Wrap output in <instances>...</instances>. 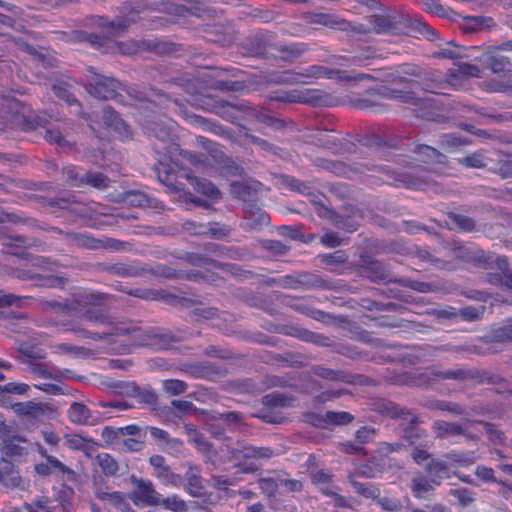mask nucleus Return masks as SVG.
Listing matches in <instances>:
<instances>
[{
	"instance_id": "1",
	"label": "nucleus",
	"mask_w": 512,
	"mask_h": 512,
	"mask_svg": "<svg viewBox=\"0 0 512 512\" xmlns=\"http://www.w3.org/2000/svg\"><path fill=\"white\" fill-rule=\"evenodd\" d=\"M147 5L124 3L123 14L110 20L106 16H92L90 22L100 29V33H78L80 41L87 42L92 48L101 53H115L122 55H134L141 51H148L157 55H170L178 49L174 43L163 41L158 38L141 41L127 40L116 41L115 38L123 34L133 23L142 19L141 13L147 9Z\"/></svg>"
},
{
	"instance_id": "2",
	"label": "nucleus",
	"mask_w": 512,
	"mask_h": 512,
	"mask_svg": "<svg viewBox=\"0 0 512 512\" xmlns=\"http://www.w3.org/2000/svg\"><path fill=\"white\" fill-rule=\"evenodd\" d=\"M12 93L23 94L24 91L11 88L8 92H0V117L12 128L29 132L43 127L44 139L50 144L61 148H72L76 145L72 132L77 125L73 121L58 120L56 125L48 126L45 113H36L28 103L17 99Z\"/></svg>"
},
{
	"instance_id": "3",
	"label": "nucleus",
	"mask_w": 512,
	"mask_h": 512,
	"mask_svg": "<svg viewBox=\"0 0 512 512\" xmlns=\"http://www.w3.org/2000/svg\"><path fill=\"white\" fill-rule=\"evenodd\" d=\"M113 301V296L88 289L80 288L73 292L71 298L65 299L64 302L57 300H43L41 305L42 309H49L55 313L54 319H48L46 326H59L63 332L64 326L62 322L74 321L82 323L76 319L70 318L71 313L79 314L80 318L94 324L111 325L113 324L112 316L109 313L110 305ZM73 333L72 331H70Z\"/></svg>"
},
{
	"instance_id": "4",
	"label": "nucleus",
	"mask_w": 512,
	"mask_h": 512,
	"mask_svg": "<svg viewBox=\"0 0 512 512\" xmlns=\"http://www.w3.org/2000/svg\"><path fill=\"white\" fill-rule=\"evenodd\" d=\"M106 325L111 328L109 332H93L79 323L65 320L62 322L65 331H72L75 336L93 341L106 340L109 343L116 342L114 337H122L120 353H129L132 348L146 347L153 350H167L177 341L170 333L160 332L158 329H144L135 324Z\"/></svg>"
},
{
	"instance_id": "5",
	"label": "nucleus",
	"mask_w": 512,
	"mask_h": 512,
	"mask_svg": "<svg viewBox=\"0 0 512 512\" xmlns=\"http://www.w3.org/2000/svg\"><path fill=\"white\" fill-rule=\"evenodd\" d=\"M413 152L416 154L414 160L417 164L410 161L408 156L394 155L395 162L402 166L401 170L394 171L395 179L406 188L424 190L434 182L433 175L439 173L436 165L442 164L446 157L435 148L424 144H415Z\"/></svg>"
},
{
	"instance_id": "6",
	"label": "nucleus",
	"mask_w": 512,
	"mask_h": 512,
	"mask_svg": "<svg viewBox=\"0 0 512 512\" xmlns=\"http://www.w3.org/2000/svg\"><path fill=\"white\" fill-rule=\"evenodd\" d=\"M140 123L149 136L158 140L153 143V152L156 159L155 171L159 180L168 187L177 188L175 182L181 164L176 159L179 145L173 139L171 126L149 119H143Z\"/></svg>"
},
{
	"instance_id": "7",
	"label": "nucleus",
	"mask_w": 512,
	"mask_h": 512,
	"mask_svg": "<svg viewBox=\"0 0 512 512\" xmlns=\"http://www.w3.org/2000/svg\"><path fill=\"white\" fill-rule=\"evenodd\" d=\"M244 74V71L233 67L227 66L224 68L213 69V74L209 75L207 79L200 80L199 78L184 74L179 77L172 79V82L181 87L187 94L191 96H203L205 94L203 89L208 87L213 90L227 91V92H238L247 88L245 80L240 79V76Z\"/></svg>"
},
{
	"instance_id": "8",
	"label": "nucleus",
	"mask_w": 512,
	"mask_h": 512,
	"mask_svg": "<svg viewBox=\"0 0 512 512\" xmlns=\"http://www.w3.org/2000/svg\"><path fill=\"white\" fill-rule=\"evenodd\" d=\"M480 377L477 370L456 366L448 370H440L436 367H427L423 371L393 372L387 376V381L393 385L409 387H429L437 381L444 380H477Z\"/></svg>"
},
{
	"instance_id": "9",
	"label": "nucleus",
	"mask_w": 512,
	"mask_h": 512,
	"mask_svg": "<svg viewBox=\"0 0 512 512\" xmlns=\"http://www.w3.org/2000/svg\"><path fill=\"white\" fill-rule=\"evenodd\" d=\"M437 84L438 82L426 83V91H429L431 96L418 97L412 91L401 90L400 102L411 105L418 117L439 122L445 117L447 109L440 98V95L445 93L437 89Z\"/></svg>"
},
{
	"instance_id": "10",
	"label": "nucleus",
	"mask_w": 512,
	"mask_h": 512,
	"mask_svg": "<svg viewBox=\"0 0 512 512\" xmlns=\"http://www.w3.org/2000/svg\"><path fill=\"white\" fill-rule=\"evenodd\" d=\"M444 260L453 261L456 270L460 263L470 264L477 268L490 269L493 262V254L485 252L483 249L467 245L460 240L447 241L443 245Z\"/></svg>"
},
{
	"instance_id": "11",
	"label": "nucleus",
	"mask_w": 512,
	"mask_h": 512,
	"mask_svg": "<svg viewBox=\"0 0 512 512\" xmlns=\"http://www.w3.org/2000/svg\"><path fill=\"white\" fill-rule=\"evenodd\" d=\"M5 253L28 261L31 266L43 271L54 272L60 266L59 262L41 255H33L26 251L29 247L37 246L36 239H29L24 235L15 234L1 237Z\"/></svg>"
},
{
	"instance_id": "12",
	"label": "nucleus",
	"mask_w": 512,
	"mask_h": 512,
	"mask_svg": "<svg viewBox=\"0 0 512 512\" xmlns=\"http://www.w3.org/2000/svg\"><path fill=\"white\" fill-rule=\"evenodd\" d=\"M400 92L401 90L387 86H381L377 89L370 88L362 94L351 97L350 103L353 108L358 110L381 113L387 108L384 100L395 99L400 101Z\"/></svg>"
},
{
	"instance_id": "13",
	"label": "nucleus",
	"mask_w": 512,
	"mask_h": 512,
	"mask_svg": "<svg viewBox=\"0 0 512 512\" xmlns=\"http://www.w3.org/2000/svg\"><path fill=\"white\" fill-rule=\"evenodd\" d=\"M277 35L273 31L258 29L250 34L241 44V48L248 56L263 59H276L278 45Z\"/></svg>"
},
{
	"instance_id": "14",
	"label": "nucleus",
	"mask_w": 512,
	"mask_h": 512,
	"mask_svg": "<svg viewBox=\"0 0 512 512\" xmlns=\"http://www.w3.org/2000/svg\"><path fill=\"white\" fill-rule=\"evenodd\" d=\"M202 108L206 111L213 113L225 121H228L234 125L244 126L240 122L248 119L249 106L245 103H231L219 98H215L211 95H206L202 99Z\"/></svg>"
},
{
	"instance_id": "15",
	"label": "nucleus",
	"mask_w": 512,
	"mask_h": 512,
	"mask_svg": "<svg viewBox=\"0 0 512 512\" xmlns=\"http://www.w3.org/2000/svg\"><path fill=\"white\" fill-rule=\"evenodd\" d=\"M295 400L294 396L279 392L266 394L261 399V403L263 405L262 408H260L257 413L253 414V416L266 423H284L286 421V417L278 409L292 407Z\"/></svg>"
},
{
	"instance_id": "16",
	"label": "nucleus",
	"mask_w": 512,
	"mask_h": 512,
	"mask_svg": "<svg viewBox=\"0 0 512 512\" xmlns=\"http://www.w3.org/2000/svg\"><path fill=\"white\" fill-rule=\"evenodd\" d=\"M369 27L363 24L351 25L352 31L359 34L374 32L376 34L401 35L405 34V25L396 15L372 14L367 17Z\"/></svg>"
},
{
	"instance_id": "17",
	"label": "nucleus",
	"mask_w": 512,
	"mask_h": 512,
	"mask_svg": "<svg viewBox=\"0 0 512 512\" xmlns=\"http://www.w3.org/2000/svg\"><path fill=\"white\" fill-rule=\"evenodd\" d=\"M512 51V39L502 42L498 46H489L479 56H474L475 60L482 62L492 73L507 77L512 71L510 59L501 55L499 51Z\"/></svg>"
},
{
	"instance_id": "18",
	"label": "nucleus",
	"mask_w": 512,
	"mask_h": 512,
	"mask_svg": "<svg viewBox=\"0 0 512 512\" xmlns=\"http://www.w3.org/2000/svg\"><path fill=\"white\" fill-rule=\"evenodd\" d=\"M382 58L381 50L370 45L359 47L350 55H330L326 61L333 65L339 66H357L366 67L373 63L374 60Z\"/></svg>"
},
{
	"instance_id": "19",
	"label": "nucleus",
	"mask_w": 512,
	"mask_h": 512,
	"mask_svg": "<svg viewBox=\"0 0 512 512\" xmlns=\"http://www.w3.org/2000/svg\"><path fill=\"white\" fill-rule=\"evenodd\" d=\"M275 300L292 310L310 317L318 322L328 324L336 319L332 314L316 309L307 303V298L290 296L285 294H275Z\"/></svg>"
},
{
	"instance_id": "20",
	"label": "nucleus",
	"mask_w": 512,
	"mask_h": 512,
	"mask_svg": "<svg viewBox=\"0 0 512 512\" xmlns=\"http://www.w3.org/2000/svg\"><path fill=\"white\" fill-rule=\"evenodd\" d=\"M185 260L187 263L193 266L204 269L206 272L204 275L212 276L215 279V281H212L213 283H216L217 281V278L214 276L215 270L235 277L242 276V269L239 265L233 263L218 262L198 253H187Z\"/></svg>"
},
{
	"instance_id": "21",
	"label": "nucleus",
	"mask_w": 512,
	"mask_h": 512,
	"mask_svg": "<svg viewBox=\"0 0 512 512\" xmlns=\"http://www.w3.org/2000/svg\"><path fill=\"white\" fill-rule=\"evenodd\" d=\"M130 481L133 489L128 493V497L137 507L158 506L160 493L150 480L132 475Z\"/></svg>"
},
{
	"instance_id": "22",
	"label": "nucleus",
	"mask_w": 512,
	"mask_h": 512,
	"mask_svg": "<svg viewBox=\"0 0 512 512\" xmlns=\"http://www.w3.org/2000/svg\"><path fill=\"white\" fill-rule=\"evenodd\" d=\"M325 66L311 65L302 71L286 70L272 78V82L278 85L310 84L314 80L324 78Z\"/></svg>"
},
{
	"instance_id": "23",
	"label": "nucleus",
	"mask_w": 512,
	"mask_h": 512,
	"mask_svg": "<svg viewBox=\"0 0 512 512\" xmlns=\"http://www.w3.org/2000/svg\"><path fill=\"white\" fill-rule=\"evenodd\" d=\"M271 100L284 103H301L317 106L321 104L323 96L322 91L314 88H301L275 91L270 95Z\"/></svg>"
},
{
	"instance_id": "24",
	"label": "nucleus",
	"mask_w": 512,
	"mask_h": 512,
	"mask_svg": "<svg viewBox=\"0 0 512 512\" xmlns=\"http://www.w3.org/2000/svg\"><path fill=\"white\" fill-rule=\"evenodd\" d=\"M6 273L18 280L32 281L34 286L41 288H64L68 281L62 276L42 275L30 269L10 268Z\"/></svg>"
},
{
	"instance_id": "25",
	"label": "nucleus",
	"mask_w": 512,
	"mask_h": 512,
	"mask_svg": "<svg viewBox=\"0 0 512 512\" xmlns=\"http://www.w3.org/2000/svg\"><path fill=\"white\" fill-rule=\"evenodd\" d=\"M311 142L318 147L331 150L334 154H351L356 151V145L348 140H340L331 135L328 130H318L312 136Z\"/></svg>"
},
{
	"instance_id": "26",
	"label": "nucleus",
	"mask_w": 512,
	"mask_h": 512,
	"mask_svg": "<svg viewBox=\"0 0 512 512\" xmlns=\"http://www.w3.org/2000/svg\"><path fill=\"white\" fill-rule=\"evenodd\" d=\"M120 83L111 77L96 74L87 84L88 92L98 99H113L117 95Z\"/></svg>"
},
{
	"instance_id": "27",
	"label": "nucleus",
	"mask_w": 512,
	"mask_h": 512,
	"mask_svg": "<svg viewBox=\"0 0 512 512\" xmlns=\"http://www.w3.org/2000/svg\"><path fill=\"white\" fill-rule=\"evenodd\" d=\"M432 431L435 438L444 440L452 437L463 436L467 440L476 441L478 436L469 432L464 425L457 422H448L445 420H435L432 423Z\"/></svg>"
},
{
	"instance_id": "28",
	"label": "nucleus",
	"mask_w": 512,
	"mask_h": 512,
	"mask_svg": "<svg viewBox=\"0 0 512 512\" xmlns=\"http://www.w3.org/2000/svg\"><path fill=\"white\" fill-rule=\"evenodd\" d=\"M398 283L419 293L449 294L455 289L454 284L446 280L424 282L410 278H401L398 280Z\"/></svg>"
},
{
	"instance_id": "29",
	"label": "nucleus",
	"mask_w": 512,
	"mask_h": 512,
	"mask_svg": "<svg viewBox=\"0 0 512 512\" xmlns=\"http://www.w3.org/2000/svg\"><path fill=\"white\" fill-rule=\"evenodd\" d=\"M278 286L285 289H311V288H324L326 286L325 280L318 276H313L308 273H301L298 275H284L279 277Z\"/></svg>"
},
{
	"instance_id": "30",
	"label": "nucleus",
	"mask_w": 512,
	"mask_h": 512,
	"mask_svg": "<svg viewBox=\"0 0 512 512\" xmlns=\"http://www.w3.org/2000/svg\"><path fill=\"white\" fill-rule=\"evenodd\" d=\"M500 272L487 273L484 282L494 286H500L512 291V270L509 267V260L506 256H495L493 254V262ZM493 265H491L492 267Z\"/></svg>"
},
{
	"instance_id": "31",
	"label": "nucleus",
	"mask_w": 512,
	"mask_h": 512,
	"mask_svg": "<svg viewBox=\"0 0 512 512\" xmlns=\"http://www.w3.org/2000/svg\"><path fill=\"white\" fill-rule=\"evenodd\" d=\"M52 91L55 96L63 101L70 107L74 108L73 112L75 115L80 116L88 122L89 127L95 131V127L92 124L91 115L82 111V106L79 100L70 91L68 83L58 80L52 85Z\"/></svg>"
},
{
	"instance_id": "32",
	"label": "nucleus",
	"mask_w": 512,
	"mask_h": 512,
	"mask_svg": "<svg viewBox=\"0 0 512 512\" xmlns=\"http://www.w3.org/2000/svg\"><path fill=\"white\" fill-rule=\"evenodd\" d=\"M183 466L186 468L184 476H182L184 490L193 497H202L205 495V480L201 475V468L199 466L185 463Z\"/></svg>"
},
{
	"instance_id": "33",
	"label": "nucleus",
	"mask_w": 512,
	"mask_h": 512,
	"mask_svg": "<svg viewBox=\"0 0 512 512\" xmlns=\"http://www.w3.org/2000/svg\"><path fill=\"white\" fill-rule=\"evenodd\" d=\"M201 143H209L210 145L216 146V148L212 149L211 152L214 153L213 157L220 164V172L222 175L227 177H238L242 176L244 173V168L238 164L232 157L227 156L221 149L220 146L211 140L200 137Z\"/></svg>"
},
{
	"instance_id": "34",
	"label": "nucleus",
	"mask_w": 512,
	"mask_h": 512,
	"mask_svg": "<svg viewBox=\"0 0 512 512\" xmlns=\"http://www.w3.org/2000/svg\"><path fill=\"white\" fill-rule=\"evenodd\" d=\"M310 50V46L306 42H283L279 41L276 49V59L286 64H293Z\"/></svg>"
},
{
	"instance_id": "35",
	"label": "nucleus",
	"mask_w": 512,
	"mask_h": 512,
	"mask_svg": "<svg viewBox=\"0 0 512 512\" xmlns=\"http://www.w3.org/2000/svg\"><path fill=\"white\" fill-rule=\"evenodd\" d=\"M25 440L16 435L6 424L2 423L0 426V446L2 453L7 457H21L26 453L23 446L19 442Z\"/></svg>"
},
{
	"instance_id": "36",
	"label": "nucleus",
	"mask_w": 512,
	"mask_h": 512,
	"mask_svg": "<svg viewBox=\"0 0 512 512\" xmlns=\"http://www.w3.org/2000/svg\"><path fill=\"white\" fill-rule=\"evenodd\" d=\"M466 77H482V69L474 64L461 62L457 65V69L450 70L446 75L445 81H438L437 89L445 90L448 85L456 86L462 78Z\"/></svg>"
},
{
	"instance_id": "37",
	"label": "nucleus",
	"mask_w": 512,
	"mask_h": 512,
	"mask_svg": "<svg viewBox=\"0 0 512 512\" xmlns=\"http://www.w3.org/2000/svg\"><path fill=\"white\" fill-rule=\"evenodd\" d=\"M262 186L260 181L254 179H243L241 181H233L230 184L231 195L247 204L257 200V194Z\"/></svg>"
},
{
	"instance_id": "38",
	"label": "nucleus",
	"mask_w": 512,
	"mask_h": 512,
	"mask_svg": "<svg viewBox=\"0 0 512 512\" xmlns=\"http://www.w3.org/2000/svg\"><path fill=\"white\" fill-rule=\"evenodd\" d=\"M122 292L143 300L149 301H163L164 303L170 306H178L179 296L172 294L166 290H154V289H144V288H129V289H121Z\"/></svg>"
},
{
	"instance_id": "39",
	"label": "nucleus",
	"mask_w": 512,
	"mask_h": 512,
	"mask_svg": "<svg viewBox=\"0 0 512 512\" xmlns=\"http://www.w3.org/2000/svg\"><path fill=\"white\" fill-rule=\"evenodd\" d=\"M312 163L316 168L328 171L338 177H351L355 173H362L360 167H353L343 161L317 157L313 159Z\"/></svg>"
},
{
	"instance_id": "40",
	"label": "nucleus",
	"mask_w": 512,
	"mask_h": 512,
	"mask_svg": "<svg viewBox=\"0 0 512 512\" xmlns=\"http://www.w3.org/2000/svg\"><path fill=\"white\" fill-rule=\"evenodd\" d=\"M103 122L107 129L113 130L124 141L132 137L130 126L120 118L119 114L110 106L103 108Z\"/></svg>"
},
{
	"instance_id": "41",
	"label": "nucleus",
	"mask_w": 512,
	"mask_h": 512,
	"mask_svg": "<svg viewBox=\"0 0 512 512\" xmlns=\"http://www.w3.org/2000/svg\"><path fill=\"white\" fill-rule=\"evenodd\" d=\"M202 31L205 34L204 37L210 42L222 46H228L233 42V29L229 23L205 24Z\"/></svg>"
},
{
	"instance_id": "42",
	"label": "nucleus",
	"mask_w": 512,
	"mask_h": 512,
	"mask_svg": "<svg viewBox=\"0 0 512 512\" xmlns=\"http://www.w3.org/2000/svg\"><path fill=\"white\" fill-rule=\"evenodd\" d=\"M70 422L78 425H95L100 420V414L94 413L82 402H72L67 410Z\"/></svg>"
},
{
	"instance_id": "43",
	"label": "nucleus",
	"mask_w": 512,
	"mask_h": 512,
	"mask_svg": "<svg viewBox=\"0 0 512 512\" xmlns=\"http://www.w3.org/2000/svg\"><path fill=\"white\" fill-rule=\"evenodd\" d=\"M146 273H151L167 279L198 280L199 278H202L205 281H215L212 276L204 275V273L200 271L186 273L182 270H176L170 266L162 264H158L154 268H147Z\"/></svg>"
},
{
	"instance_id": "44",
	"label": "nucleus",
	"mask_w": 512,
	"mask_h": 512,
	"mask_svg": "<svg viewBox=\"0 0 512 512\" xmlns=\"http://www.w3.org/2000/svg\"><path fill=\"white\" fill-rule=\"evenodd\" d=\"M12 409L15 414L28 421H39L41 420L48 410V406L41 402L25 401L16 402L12 405Z\"/></svg>"
},
{
	"instance_id": "45",
	"label": "nucleus",
	"mask_w": 512,
	"mask_h": 512,
	"mask_svg": "<svg viewBox=\"0 0 512 512\" xmlns=\"http://www.w3.org/2000/svg\"><path fill=\"white\" fill-rule=\"evenodd\" d=\"M306 22L312 25H321L331 29L347 31L351 29V24L333 14L323 12H311L305 16Z\"/></svg>"
},
{
	"instance_id": "46",
	"label": "nucleus",
	"mask_w": 512,
	"mask_h": 512,
	"mask_svg": "<svg viewBox=\"0 0 512 512\" xmlns=\"http://www.w3.org/2000/svg\"><path fill=\"white\" fill-rule=\"evenodd\" d=\"M371 406L374 412L391 419H407L408 416L412 415L407 408L383 398L375 399Z\"/></svg>"
},
{
	"instance_id": "47",
	"label": "nucleus",
	"mask_w": 512,
	"mask_h": 512,
	"mask_svg": "<svg viewBox=\"0 0 512 512\" xmlns=\"http://www.w3.org/2000/svg\"><path fill=\"white\" fill-rule=\"evenodd\" d=\"M244 219L247 229H256L259 226L268 225L269 215L259 206L258 199L243 205Z\"/></svg>"
},
{
	"instance_id": "48",
	"label": "nucleus",
	"mask_w": 512,
	"mask_h": 512,
	"mask_svg": "<svg viewBox=\"0 0 512 512\" xmlns=\"http://www.w3.org/2000/svg\"><path fill=\"white\" fill-rule=\"evenodd\" d=\"M360 266L372 281H385L388 278L386 267L365 252L360 254Z\"/></svg>"
},
{
	"instance_id": "49",
	"label": "nucleus",
	"mask_w": 512,
	"mask_h": 512,
	"mask_svg": "<svg viewBox=\"0 0 512 512\" xmlns=\"http://www.w3.org/2000/svg\"><path fill=\"white\" fill-rule=\"evenodd\" d=\"M188 373L196 379L213 380L223 375L224 370L212 362L202 361L190 365Z\"/></svg>"
},
{
	"instance_id": "50",
	"label": "nucleus",
	"mask_w": 512,
	"mask_h": 512,
	"mask_svg": "<svg viewBox=\"0 0 512 512\" xmlns=\"http://www.w3.org/2000/svg\"><path fill=\"white\" fill-rule=\"evenodd\" d=\"M492 150H477L458 159L459 164L466 168H487L492 164Z\"/></svg>"
},
{
	"instance_id": "51",
	"label": "nucleus",
	"mask_w": 512,
	"mask_h": 512,
	"mask_svg": "<svg viewBox=\"0 0 512 512\" xmlns=\"http://www.w3.org/2000/svg\"><path fill=\"white\" fill-rule=\"evenodd\" d=\"M189 118L190 123L201 126L205 131H208L210 133H213L217 136L231 139L233 136V132L231 129L223 126L222 124L209 120L203 116L200 115H187Z\"/></svg>"
},
{
	"instance_id": "52",
	"label": "nucleus",
	"mask_w": 512,
	"mask_h": 512,
	"mask_svg": "<svg viewBox=\"0 0 512 512\" xmlns=\"http://www.w3.org/2000/svg\"><path fill=\"white\" fill-rule=\"evenodd\" d=\"M0 483L9 488H19L22 483V478L15 465L5 458L0 460Z\"/></svg>"
},
{
	"instance_id": "53",
	"label": "nucleus",
	"mask_w": 512,
	"mask_h": 512,
	"mask_svg": "<svg viewBox=\"0 0 512 512\" xmlns=\"http://www.w3.org/2000/svg\"><path fill=\"white\" fill-rule=\"evenodd\" d=\"M447 227L450 230L470 233L476 228V222L472 217L457 212L449 211L446 213Z\"/></svg>"
},
{
	"instance_id": "54",
	"label": "nucleus",
	"mask_w": 512,
	"mask_h": 512,
	"mask_svg": "<svg viewBox=\"0 0 512 512\" xmlns=\"http://www.w3.org/2000/svg\"><path fill=\"white\" fill-rule=\"evenodd\" d=\"M425 472L434 481V484L440 485L443 479L450 478V467L448 461L438 458H431L425 466Z\"/></svg>"
},
{
	"instance_id": "55",
	"label": "nucleus",
	"mask_w": 512,
	"mask_h": 512,
	"mask_svg": "<svg viewBox=\"0 0 512 512\" xmlns=\"http://www.w3.org/2000/svg\"><path fill=\"white\" fill-rule=\"evenodd\" d=\"M491 158L490 171L500 175L502 178L512 177V156L504 154L499 150H492Z\"/></svg>"
},
{
	"instance_id": "56",
	"label": "nucleus",
	"mask_w": 512,
	"mask_h": 512,
	"mask_svg": "<svg viewBox=\"0 0 512 512\" xmlns=\"http://www.w3.org/2000/svg\"><path fill=\"white\" fill-rule=\"evenodd\" d=\"M321 263L332 273L344 274L345 269L339 268L347 262L348 256L343 250H336L332 253H324L319 255Z\"/></svg>"
},
{
	"instance_id": "57",
	"label": "nucleus",
	"mask_w": 512,
	"mask_h": 512,
	"mask_svg": "<svg viewBox=\"0 0 512 512\" xmlns=\"http://www.w3.org/2000/svg\"><path fill=\"white\" fill-rule=\"evenodd\" d=\"M479 49L478 46L462 47L450 42L446 47L436 51L434 55L438 58L463 59L472 57L471 52Z\"/></svg>"
},
{
	"instance_id": "58",
	"label": "nucleus",
	"mask_w": 512,
	"mask_h": 512,
	"mask_svg": "<svg viewBox=\"0 0 512 512\" xmlns=\"http://www.w3.org/2000/svg\"><path fill=\"white\" fill-rule=\"evenodd\" d=\"M125 202L144 209L163 210L164 205L140 191H130L125 196Z\"/></svg>"
},
{
	"instance_id": "59",
	"label": "nucleus",
	"mask_w": 512,
	"mask_h": 512,
	"mask_svg": "<svg viewBox=\"0 0 512 512\" xmlns=\"http://www.w3.org/2000/svg\"><path fill=\"white\" fill-rule=\"evenodd\" d=\"M186 177L191 180V184L197 193L206 196L212 201L221 198V191L212 181L205 178L190 177L188 174H186Z\"/></svg>"
},
{
	"instance_id": "60",
	"label": "nucleus",
	"mask_w": 512,
	"mask_h": 512,
	"mask_svg": "<svg viewBox=\"0 0 512 512\" xmlns=\"http://www.w3.org/2000/svg\"><path fill=\"white\" fill-rule=\"evenodd\" d=\"M94 495L97 499L113 504L116 507H119L122 512H136L133 510L128 504L124 502V495L121 492L113 491L109 492L104 490L102 487L94 488Z\"/></svg>"
},
{
	"instance_id": "61",
	"label": "nucleus",
	"mask_w": 512,
	"mask_h": 512,
	"mask_svg": "<svg viewBox=\"0 0 512 512\" xmlns=\"http://www.w3.org/2000/svg\"><path fill=\"white\" fill-rule=\"evenodd\" d=\"M418 417L412 415L410 419V425L403 430V438L408 442V445L415 446L420 442L427 441L428 432L426 429L416 426Z\"/></svg>"
},
{
	"instance_id": "62",
	"label": "nucleus",
	"mask_w": 512,
	"mask_h": 512,
	"mask_svg": "<svg viewBox=\"0 0 512 512\" xmlns=\"http://www.w3.org/2000/svg\"><path fill=\"white\" fill-rule=\"evenodd\" d=\"M45 205L52 209L67 210L81 218L86 217V208L78 202L71 201L69 198H49Z\"/></svg>"
},
{
	"instance_id": "63",
	"label": "nucleus",
	"mask_w": 512,
	"mask_h": 512,
	"mask_svg": "<svg viewBox=\"0 0 512 512\" xmlns=\"http://www.w3.org/2000/svg\"><path fill=\"white\" fill-rule=\"evenodd\" d=\"M436 486L428 475L419 474L412 478L410 488L414 497L425 498Z\"/></svg>"
},
{
	"instance_id": "64",
	"label": "nucleus",
	"mask_w": 512,
	"mask_h": 512,
	"mask_svg": "<svg viewBox=\"0 0 512 512\" xmlns=\"http://www.w3.org/2000/svg\"><path fill=\"white\" fill-rule=\"evenodd\" d=\"M512 341V323L492 328L491 331L483 337L486 344L505 343Z\"/></svg>"
}]
</instances>
